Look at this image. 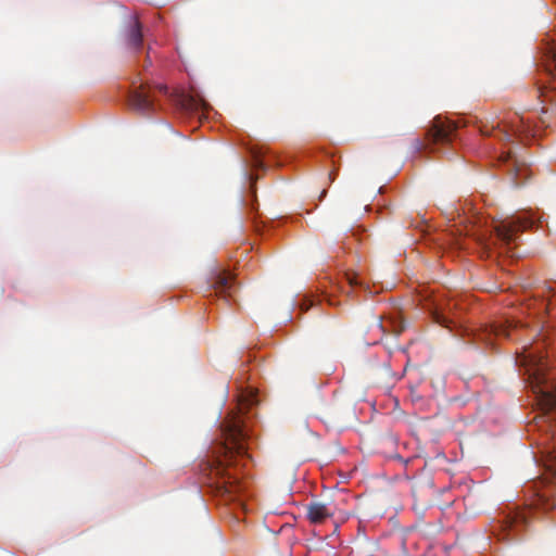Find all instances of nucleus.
<instances>
[{
    "label": "nucleus",
    "mask_w": 556,
    "mask_h": 556,
    "mask_svg": "<svg viewBox=\"0 0 556 556\" xmlns=\"http://www.w3.org/2000/svg\"><path fill=\"white\" fill-rule=\"evenodd\" d=\"M516 363L525 368L541 414L535 417L540 429L546 431L543 453L546 467L556 476V378L548 377L547 371L554 365L547 350H520L515 354Z\"/></svg>",
    "instance_id": "nucleus-1"
},
{
    "label": "nucleus",
    "mask_w": 556,
    "mask_h": 556,
    "mask_svg": "<svg viewBox=\"0 0 556 556\" xmlns=\"http://www.w3.org/2000/svg\"><path fill=\"white\" fill-rule=\"evenodd\" d=\"M224 442L213 451V459L205 464L208 480L216 492L235 498L243 491L238 477L239 458L247 456L249 434L239 415L231 414L222 424Z\"/></svg>",
    "instance_id": "nucleus-2"
},
{
    "label": "nucleus",
    "mask_w": 556,
    "mask_h": 556,
    "mask_svg": "<svg viewBox=\"0 0 556 556\" xmlns=\"http://www.w3.org/2000/svg\"><path fill=\"white\" fill-rule=\"evenodd\" d=\"M534 220L527 214L505 218L494 227V238L481 239V244L489 251L493 247H507L515 242L518 232L532 227Z\"/></svg>",
    "instance_id": "nucleus-3"
},
{
    "label": "nucleus",
    "mask_w": 556,
    "mask_h": 556,
    "mask_svg": "<svg viewBox=\"0 0 556 556\" xmlns=\"http://www.w3.org/2000/svg\"><path fill=\"white\" fill-rule=\"evenodd\" d=\"M132 89L128 94L129 105L139 112L149 113L154 110V91H152L151 87L146 84L132 83Z\"/></svg>",
    "instance_id": "nucleus-4"
},
{
    "label": "nucleus",
    "mask_w": 556,
    "mask_h": 556,
    "mask_svg": "<svg viewBox=\"0 0 556 556\" xmlns=\"http://www.w3.org/2000/svg\"><path fill=\"white\" fill-rule=\"evenodd\" d=\"M457 128L458 125L456 123L437 116L427 131L426 139L428 144L450 142Z\"/></svg>",
    "instance_id": "nucleus-5"
},
{
    "label": "nucleus",
    "mask_w": 556,
    "mask_h": 556,
    "mask_svg": "<svg viewBox=\"0 0 556 556\" xmlns=\"http://www.w3.org/2000/svg\"><path fill=\"white\" fill-rule=\"evenodd\" d=\"M500 161L507 164V173L515 186H520L529 177V169L523 161H520L511 150L503 152Z\"/></svg>",
    "instance_id": "nucleus-6"
},
{
    "label": "nucleus",
    "mask_w": 556,
    "mask_h": 556,
    "mask_svg": "<svg viewBox=\"0 0 556 556\" xmlns=\"http://www.w3.org/2000/svg\"><path fill=\"white\" fill-rule=\"evenodd\" d=\"M210 288L215 292V295L226 299L233 296L237 285L230 273L215 271L210 278Z\"/></svg>",
    "instance_id": "nucleus-7"
},
{
    "label": "nucleus",
    "mask_w": 556,
    "mask_h": 556,
    "mask_svg": "<svg viewBox=\"0 0 556 556\" xmlns=\"http://www.w3.org/2000/svg\"><path fill=\"white\" fill-rule=\"evenodd\" d=\"M515 331L516 328L506 320L505 323L494 324L490 329H486L483 333V339L488 345L495 348L496 345L502 344L501 338H511Z\"/></svg>",
    "instance_id": "nucleus-8"
},
{
    "label": "nucleus",
    "mask_w": 556,
    "mask_h": 556,
    "mask_svg": "<svg viewBox=\"0 0 556 556\" xmlns=\"http://www.w3.org/2000/svg\"><path fill=\"white\" fill-rule=\"evenodd\" d=\"M141 24L136 15L129 16V24L125 31V40L129 48L139 50L142 45Z\"/></svg>",
    "instance_id": "nucleus-9"
},
{
    "label": "nucleus",
    "mask_w": 556,
    "mask_h": 556,
    "mask_svg": "<svg viewBox=\"0 0 556 556\" xmlns=\"http://www.w3.org/2000/svg\"><path fill=\"white\" fill-rule=\"evenodd\" d=\"M306 516L312 523H323L332 516V513L326 504L312 502L306 505Z\"/></svg>",
    "instance_id": "nucleus-10"
},
{
    "label": "nucleus",
    "mask_w": 556,
    "mask_h": 556,
    "mask_svg": "<svg viewBox=\"0 0 556 556\" xmlns=\"http://www.w3.org/2000/svg\"><path fill=\"white\" fill-rule=\"evenodd\" d=\"M528 522L527 510H515L505 516L503 520V530L505 531H520Z\"/></svg>",
    "instance_id": "nucleus-11"
},
{
    "label": "nucleus",
    "mask_w": 556,
    "mask_h": 556,
    "mask_svg": "<svg viewBox=\"0 0 556 556\" xmlns=\"http://www.w3.org/2000/svg\"><path fill=\"white\" fill-rule=\"evenodd\" d=\"M497 127H498V124L496 126L492 125L491 127H488V125L483 124L479 127V130H480L481 135H483V136H492L494 134V131H496L495 136L500 140L506 141V142L511 141L513 136L520 131L515 125L511 126L513 134L506 129L496 130Z\"/></svg>",
    "instance_id": "nucleus-12"
},
{
    "label": "nucleus",
    "mask_w": 556,
    "mask_h": 556,
    "mask_svg": "<svg viewBox=\"0 0 556 556\" xmlns=\"http://www.w3.org/2000/svg\"><path fill=\"white\" fill-rule=\"evenodd\" d=\"M544 67L553 77L556 78V47L548 46L544 52Z\"/></svg>",
    "instance_id": "nucleus-13"
},
{
    "label": "nucleus",
    "mask_w": 556,
    "mask_h": 556,
    "mask_svg": "<svg viewBox=\"0 0 556 556\" xmlns=\"http://www.w3.org/2000/svg\"><path fill=\"white\" fill-rule=\"evenodd\" d=\"M434 318L438 324H440L446 328H450V326H448L450 320L445 316L435 314Z\"/></svg>",
    "instance_id": "nucleus-14"
},
{
    "label": "nucleus",
    "mask_w": 556,
    "mask_h": 556,
    "mask_svg": "<svg viewBox=\"0 0 556 556\" xmlns=\"http://www.w3.org/2000/svg\"><path fill=\"white\" fill-rule=\"evenodd\" d=\"M256 402V399L254 395H251L247 401L245 403H241V407L242 406H249V405H253L254 403Z\"/></svg>",
    "instance_id": "nucleus-15"
},
{
    "label": "nucleus",
    "mask_w": 556,
    "mask_h": 556,
    "mask_svg": "<svg viewBox=\"0 0 556 556\" xmlns=\"http://www.w3.org/2000/svg\"><path fill=\"white\" fill-rule=\"evenodd\" d=\"M348 280H349V283H350L351 286L358 285V281H357V279H356V277H355V276H350V275H348Z\"/></svg>",
    "instance_id": "nucleus-16"
},
{
    "label": "nucleus",
    "mask_w": 556,
    "mask_h": 556,
    "mask_svg": "<svg viewBox=\"0 0 556 556\" xmlns=\"http://www.w3.org/2000/svg\"><path fill=\"white\" fill-rule=\"evenodd\" d=\"M404 328H405V327H404L403 323H402V321H400L399 327H397V328H395V329H394V331H395L396 333H400L401 331H403V330H404Z\"/></svg>",
    "instance_id": "nucleus-17"
},
{
    "label": "nucleus",
    "mask_w": 556,
    "mask_h": 556,
    "mask_svg": "<svg viewBox=\"0 0 556 556\" xmlns=\"http://www.w3.org/2000/svg\"><path fill=\"white\" fill-rule=\"evenodd\" d=\"M157 89H159L160 92H163V93L167 92V87L166 86L160 85V86H157Z\"/></svg>",
    "instance_id": "nucleus-18"
},
{
    "label": "nucleus",
    "mask_w": 556,
    "mask_h": 556,
    "mask_svg": "<svg viewBox=\"0 0 556 556\" xmlns=\"http://www.w3.org/2000/svg\"><path fill=\"white\" fill-rule=\"evenodd\" d=\"M536 91H538L540 97L544 96V88L543 87H538Z\"/></svg>",
    "instance_id": "nucleus-19"
},
{
    "label": "nucleus",
    "mask_w": 556,
    "mask_h": 556,
    "mask_svg": "<svg viewBox=\"0 0 556 556\" xmlns=\"http://www.w3.org/2000/svg\"><path fill=\"white\" fill-rule=\"evenodd\" d=\"M152 64L151 60H150V56L148 55L147 56V60H146V63H144V67H148Z\"/></svg>",
    "instance_id": "nucleus-20"
},
{
    "label": "nucleus",
    "mask_w": 556,
    "mask_h": 556,
    "mask_svg": "<svg viewBox=\"0 0 556 556\" xmlns=\"http://www.w3.org/2000/svg\"><path fill=\"white\" fill-rule=\"evenodd\" d=\"M329 179H330V181H333V180H334V173H330V174H329Z\"/></svg>",
    "instance_id": "nucleus-21"
}]
</instances>
